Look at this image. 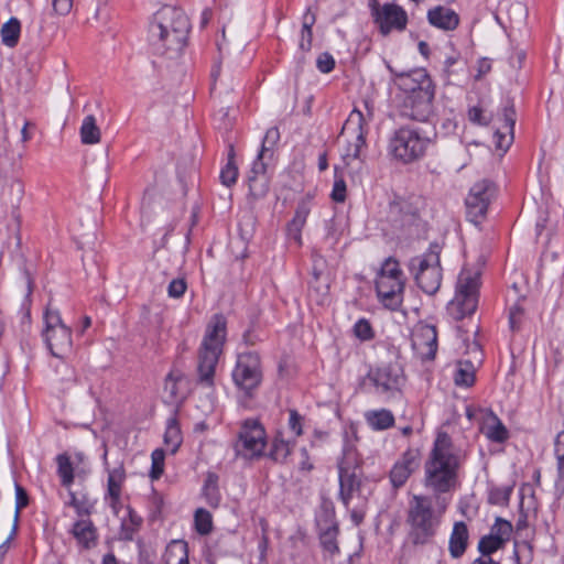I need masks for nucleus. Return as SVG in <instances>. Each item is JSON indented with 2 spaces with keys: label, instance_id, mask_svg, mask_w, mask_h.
<instances>
[{
  "label": "nucleus",
  "instance_id": "obj_42",
  "mask_svg": "<svg viewBox=\"0 0 564 564\" xmlns=\"http://www.w3.org/2000/svg\"><path fill=\"white\" fill-rule=\"evenodd\" d=\"M468 120L477 126H488L491 122V113H487L481 104H477L468 108Z\"/></svg>",
  "mask_w": 564,
  "mask_h": 564
},
{
  "label": "nucleus",
  "instance_id": "obj_21",
  "mask_svg": "<svg viewBox=\"0 0 564 564\" xmlns=\"http://www.w3.org/2000/svg\"><path fill=\"white\" fill-rule=\"evenodd\" d=\"M269 155H261V152L258 153L257 158L252 162L251 169L247 176L249 195L253 199H259L264 197L269 192V177L267 175V162L271 161Z\"/></svg>",
  "mask_w": 564,
  "mask_h": 564
},
{
  "label": "nucleus",
  "instance_id": "obj_48",
  "mask_svg": "<svg viewBox=\"0 0 564 564\" xmlns=\"http://www.w3.org/2000/svg\"><path fill=\"white\" fill-rule=\"evenodd\" d=\"M524 316V308L517 302L509 308V327L512 332H519Z\"/></svg>",
  "mask_w": 564,
  "mask_h": 564
},
{
  "label": "nucleus",
  "instance_id": "obj_1",
  "mask_svg": "<svg viewBox=\"0 0 564 564\" xmlns=\"http://www.w3.org/2000/svg\"><path fill=\"white\" fill-rule=\"evenodd\" d=\"M191 22L183 9L163 6L149 24L148 41L156 55L180 54L187 44Z\"/></svg>",
  "mask_w": 564,
  "mask_h": 564
},
{
  "label": "nucleus",
  "instance_id": "obj_10",
  "mask_svg": "<svg viewBox=\"0 0 564 564\" xmlns=\"http://www.w3.org/2000/svg\"><path fill=\"white\" fill-rule=\"evenodd\" d=\"M496 196V186L491 181L481 180L475 183L465 198L466 218L474 225H480L488 207Z\"/></svg>",
  "mask_w": 564,
  "mask_h": 564
},
{
  "label": "nucleus",
  "instance_id": "obj_54",
  "mask_svg": "<svg viewBox=\"0 0 564 564\" xmlns=\"http://www.w3.org/2000/svg\"><path fill=\"white\" fill-rule=\"evenodd\" d=\"M336 66L335 58L328 52H323L317 56L316 67L323 74H328L334 70Z\"/></svg>",
  "mask_w": 564,
  "mask_h": 564
},
{
  "label": "nucleus",
  "instance_id": "obj_30",
  "mask_svg": "<svg viewBox=\"0 0 564 564\" xmlns=\"http://www.w3.org/2000/svg\"><path fill=\"white\" fill-rule=\"evenodd\" d=\"M365 419L368 425L376 431L387 430L394 424L393 414L386 409L367 411Z\"/></svg>",
  "mask_w": 564,
  "mask_h": 564
},
{
  "label": "nucleus",
  "instance_id": "obj_37",
  "mask_svg": "<svg viewBox=\"0 0 564 564\" xmlns=\"http://www.w3.org/2000/svg\"><path fill=\"white\" fill-rule=\"evenodd\" d=\"M73 534L85 547H89L96 540V529L89 520L77 521L74 524Z\"/></svg>",
  "mask_w": 564,
  "mask_h": 564
},
{
  "label": "nucleus",
  "instance_id": "obj_40",
  "mask_svg": "<svg viewBox=\"0 0 564 564\" xmlns=\"http://www.w3.org/2000/svg\"><path fill=\"white\" fill-rule=\"evenodd\" d=\"M14 488H15V511H14L13 527H12V531L10 533V539H13L17 534L21 510L29 505V496H28V492L25 491V489L17 482H15Z\"/></svg>",
  "mask_w": 564,
  "mask_h": 564
},
{
  "label": "nucleus",
  "instance_id": "obj_32",
  "mask_svg": "<svg viewBox=\"0 0 564 564\" xmlns=\"http://www.w3.org/2000/svg\"><path fill=\"white\" fill-rule=\"evenodd\" d=\"M163 441L167 449L171 452V454H175L180 448L183 442V437L178 422L175 417H171L167 420Z\"/></svg>",
  "mask_w": 564,
  "mask_h": 564
},
{
  "label": "nucleus",
  "instance_id": "obj_46",
  "mask_svg": "<svg viewBox=\"0 0 564 564\" xmlns=\"http://www.w3.org/2000/svg\"><path fill=\"white\" fill-rule=\"evenodd\" d=\"M195 528L198 533L200 534H208L213 529V521H212V514L203 509L199 508L195 512Z\"/></svg>",
  "mask_w": 564,
  "mask_h": 564
},
{
  "label": "nucleus",
  "instance_id": "obj_24",
  "mask_svg": "<svg viewBox=\"0 0 564 564\" xmlns=\"http://www.w3.org/2000/svg\"><path fill=\"white\" fill-rule=\"evenodd\" d=\"M42 337L52 356L64 358L73 348L72 329L68 326L58 327L47 333H42Z\"/></svg>",
  "mask_w": 564,
  "mask_h": 564
},
{
  "label": "nucleus",
  "instance_id": "obj_39",
  "mask_svg": "<svg viewBox=\"0 0 564 564\" xmlns=\"http://www.w3.org/2000/svg\"><path fill=\"white\" fill-rule=\"evenodd\" d=\"M280 138L281 134L278 127L269 128L262 139L261 149L259 151L261 155H269V159H273Z\"/></svg>",
  "mask_w": 564,
  "mask_h": 564
},
{
  "label": "nucleus",
  "instance_id": "obj_52",
  "mask_svg": "<svg viewBox=\"0 0 564 564\" xmlns=\"http://www.w3.org/2000/svg\"><path fill=\"white\" fill-rule=\"evenodd\" d=\"M337 529L330 528L322 533L321 535V543L325 551L329 552L330 554H335L338 551L337 542Z\"/></svg>",
  "mask_w": 564,
  "mask_h": 564
},
{
  "label": "nucleus",
  "instance_id": "obj_7",
  "mask_svg": "<svg viewBox=\"0 0 564 564\" xmlns=\"http://www.w3.org/2000/svg\"><path fill=\"white\" fill-rule=\"evenodd\" d=\"M480 273L463 269L458 275L455 297L451 311L455 319L460 321L473 315L479 301Z\"/></svg>",
  "mask_w": 564,
  "mask_h": 564
},
{
  "label": "nucleus",
  "instance_id": "obj_35",
  "mask_svg": "<svg viewBox=\"0 0 564 564\" xmlns=\"http://www.w3.org/2000/svg\"><path fill=\"white\" fill-rule=\"evenodd\" d=\"M235 149L234 145H229L228 158L226 165L221 169L219 178L223 185L231 187L236 184L238 178V167L235 162Z\"/></svg>",
  "mask_w": 564,
  "mask_h": 564
},
{
  "label": "nucleus",
  "instance_id": "obj_44",
  "mask_svg": "<svg viewBox=\"0 0 564 564\" xmlns=\"http://www.w3.org/2000/svg\"><path fill=\"white\" fill-rule=\"evenodd\" d=\"M58 475L64 486H69L74 480L73 466L69 457L65 454L57 456Z\"/></svg>",
  "mask_w": 564,
  "mask_h": 564
},
{
  "label": "nucleus",
  "instance_id": "obj_29",
  "mask_svg": "<svg viewBox=\"0 0 564 564\" xmlns=\"http://www.w3.org/2000/svg\"><path fill=\"white\" fill-rule=\"evenodd\" d=\"M468 530L464 522H456L449 539V552L454 558L460 557L467 546Z\"/></svg>",
  "mask_w": 564,
  "mask_h": 564
},
{
  "label": "nucleus",
  "instance_id": "obj_61",
  "mask_svg": "<svg viewBox=\"0 0 564 564\" xmlns=\"http://www.w3.org/2000/svg\"><path fill=\"white\" fill-rule=\"evenodd\" d=\"M459 61V54L447 56L444 61V77L446 79H449L453 74L456 73V70L453 68L454 65H456Z\"/></svg>",
  "mask_w": 564,
  "mask_h": 564
},
{
  "label": "nucleus",
  "instance_id": "obj_56",
  "mask_svg": "<svg viewBox=\"0 0 564 564\" xmlns=\"http://www.w3.org/2000/svg\"><path fill=\"white\" fill-rule=\"evenodd\" d=\"M555 454L558 462V474L564 479V431L557 434L555 441Z\"/></svg>",
  "mask_w": 564,
  "mask_h": 564
},
{
  "label": "nucleus",
  "instance_id": "obj_14",
  "mask_svg": "<svg viewBox=\"0 0 564 564\" xmlns=\"http://www.w3.org/2000/svg\"><path fill=\"white\" fill-rule=\"evenodd\" d=\"M406 378L400 362H389L371 368L362 379L361 388H400L405 384Z\"/></svg>",
  "mask_w": 564,
  "mask_h": 564
},
{
  "label": "nucleus",
  "instance_id": "obj_23",
  "mask_svg": "<svg viewBox=\"0 0 564 564\" xmlns=\"http://www.w3.org/2000/svg\"><path fill=\"white\" fill-rule=\"evenodd\" d=\"M420 467V453L417 449H408L395 462L390 470L389 478L393 488L399 489L405 485L409 477Z\"/></svg>",
  "mask_w": 564,
  "mask_h": 564
},
{
  "label": "nucleus",
  "instance_id": "obj_31",
  "mask_svg": "<svg viewBox=\"0 0 564 564\" xmlns=\"http://www.w3.org/2000/svg\"><path fill=\"white\" fill-rule=\"evenodd\" d=\"M20 34L21 23L17 18H10L9 21H7L0 30L2 44L10 48H13L18 45Z\"/></svg>",
  "mask_w": 564,
  "mask_h": 564
},
{
  "label": "nucleus",
  "instance_id": "obj_41",
  "mask_svg": "<svg viewBox=\"0 0 564 564\" xmlns=\"http://www.w3.org/2000/svg\"><path fill=\"white\" fill-rule=\"evenodd\" d=\"M354 336L360 341H370L375 339L376 332L369 319L361 317L352 326Z\"/></svg>",
  "mask_w": 564,
  "mask_h": 564
},
{
  "label": "nucleus",
  "instance_id": "obj_15",
  "mask_svg": "<svg viewBox=\"0 0 564 564\" xmlns=\"http://www.w3.org/2000/svg\"><path fill=\"white\" fill-rule=\"evenodd\" d=\"M264 430L256 420H246L235 445L237 455L245 458L260 456L264 448Z\"/></svg>",
  "mask_w": 564,
  "mask_h": 564
},
{
  "label": "nucleus",
  "instance_id": "obj_2",
  "mask_svg": "<svg viewBox=\"0 0 564 564\" xmlns=\"http://www.w3.org/2000/svg\"><path fill=\"white\" fill-rule=\"evenodd\" d=\"M459 467L460 457L455 452L449 435L440 431L424 465L425 487L435 495L453 490L457 485Z\"/></svg>",
  "mask_w": 564,
  "mask_h": 564
},
{
  "label": "nucleus",
  "instance_id": "obj_59",
  "mask_svg": "<svg viewBox=\"0 0 564 564\" xmlns=\"http://www.w3.org/2000/svg\"><path fill=\"white\" fill-rule=\"evenodd\" d=\"M279 375L281 378H290L294 373L292 360L289 357H282L278 365Z\"/></svg>",
  "mask_w": 564,
  "mask_h": 564
},
{
  "label": "nucleus",
  "instance_id": "obj_12",
  "mask_svg": "<svg viewBox=\"0 0 564 564\" xmlns=\"http://www.w3.org/2000/svg\"><path fill=\"white\" fill-rule=\"evenodd\" d=\"M263 372L260 355L256 351L238 354L232 379L238 388H258Z\"/></svg>",
  "mask_w": 564,
  "mask_h": 564
},
{
  "label": "nucleus",
  "instance_id": "obj_43",
  "mask_svg": "<svg viewBox=\"0 0 564 564\" xmlns=\"http://www.w3.org/2000/svg\"><path fill=\"white\" fill-rule=\"evenodd\" d=\"M501 539L496 535H485L478 543V550L481 553V557H490V554L502 547Z\"/></svg>",
  "mask_w": 564,
  "mask_h": 564
},
{
  "label": "nucleus",
  "instance_id": "obj_13",
  "mask_svg": "<svg viewBox=\"0 0 564 564\" xmlns=\"http://www.w3.org/2000/svg\"><path fill=\"white\" fill-rule=\"evenodd\" d=\"M434 97L435 86L430 88H421L415 93L405 95L400 105L401 116L415 121H427L429 118L433 115Z\"/></svg>",
  "mask_w": 564,
  "mask_h": 564
},
{
  "label": "nucleus",
  "instance_id": "obj_64",
  "mask_svg": "<svg viewBox=\"0 0 564 564\" xmlns=\"http://www.w3.org/2000/svg\"><path fill=\"white\" fill-rule=\"evenodd\" d=\"M70 505L76 508L77 512L79 514H89L90 511H91V506L90 505H86L84 502H80L76 497L75 495L72 494V501H70Z\"/></svg>",
  "mask_w": 564,
  "mask_h": 564
},
{
  "label": "nucleus",
  "instance_id": "obj_28",
  "mask_svg": "<svg viewBox=\"0 0 564 564\" xmlns=\"http://www.w3.org/2000/svg\"><path fill=\"white\" fill-rule=\"evenodd\" d=\"M340 497L346 506H348L352 494L359 489L360 479L356 471H349L348 468L339 466Z\"/></svg>",
  "mask_w": 564,
  "mask_h": 564
},
{
  "label": "nucleus",
  "instance_id": "obj_57",
  "mask_svg": "<svg viewBox=\"0 0 564 564\" xmlns=\"http://www.w3.org/2000/svg\"><path fill=\"white\" fill-rule=\"evenodd\" d=\"M525 59L527 52L522 48H514L509 56V63L516 69H521Z\"/></svg>",
  "mask_w": 564,
  "mask_h": 564
},
{
  "label": "nucleus",
  "instance_id": "obj_33",
  "mask_svg": "<svg viewBox=\"0 0 564 564\" xmlns=\"http://www.w3.org/2000/svg\"><path fill=\"white\" fill-rule=\"evenodd\" d=\"M316 22V17L307 10L303 15V24L301 29V36L299 41V48L306 53L310 52L313 44V25Z\"/></svg>",
  "mask_w": 564,
  "mask_h": 564
},
{
  "label": "nucleus",
  "instance_id": "obj_5",
  "mask_svg": "<svg viewBox=\"0 0 564 564\" xmlns=\"http://www.w3.org/2000/svg\"><path fill=\"white\" fill-rule=\"evenodd\" d=\"M434 128L406 124L398 128L389 140V154L402 164H412L423 159L434 144Z\"/></svg>",
  "mask_w": 564,
  "mask_h": 564
},
{
  "label": "nucleus",
  "instance_id": "obj_18",
  "mask_svg": "<svg viewBox=\"0 0 564 564\" xmlns=\"http://www.w3.org/2000/svg\"><path fill=\"white\" fill-rule=\"evenodd\" d=\"M387 68L392 76L394 85L405 95L415 93L421 88L434 87V83L425 68H414L408 72H399L389 63Z\"/></svg>",
  "mask_w": 564,
  "mask_h": 564
},
{
  "label": "nucleus",
  "instance_id": "obj_27",
  "mask_svg": "<svg viewBox=\"0 0 564 564\" xmlns=\"http://www.w3.org/2000/svg\"><path fill=\"white\" fill-rule=\"evenodd\" d=\"M482 432L491 442L496 443H503L509 437L507 427L492 412L486 414Z\"/></svg>",
  "mask_w": 564,
  "mask_h": 564
},
{
  "label": "nucleus",
  "instance_id": "obj_62",
  "mask_svg": "<svg viewBox=\"0 0 564 564\" xmlns=\"http://www.w3.org/2000/svg\"><path fill=\"white\" fill-rule=\"evenodd\" d=\"M301 421H302V416L297 413V411L296 410H290L289 425H290V429L297 436H300L302 434Z\"/></svg>",
  "mask_w": 564,
  "mask_h": 564
},
{
  "label": "nucleus",
  "instance_id": "obj_49",
  "mask_svg": "<svg viewBox=\"0 0 564 564\" xmlns=\"http://www.w3.org/2000/svg\"><path fill=\"white\" fill-rule=\"evenodd\" d=\"M330 198L335 203H344L347 198V185L343 176L335 175Z\"/></svg>",
  "mask_w": 564,
  "mask_h": 564
},
{
  "label": "nucleus",
  "instance_id": "obj_51",
  "mask_svg": "<svg viewBox=\"0 0 564 564\" xmlns=\"http://www.w3.org/2000/svg\"><path fill=\"white\" fill-rule=\"evenodd\" d=\"M378 274L383 275V276H389V278L404 279L403 272L400 268L399 262L393 258H388L383 262V264L380 269V272Z\"/></svg>",
  "mask_w": 564,
  "mask_h": 564
},
{
  "label": "nucleus",
  "instance_id": "obj_34",
  "mask_svg": "<svg viewBox=\"0 0 564 564\" xmlns=\"http://www.w3.org/2000/svg\"><path fill=\"white\" fill-rule=\"evenodd\" d=\"M80 139L84 144H96L100 141V129L96 123V118L88 115L84 118L80 127Z\"/></svg>",
  "mask_w": 564,
  "mask_h": 564
},
{
  "label": "nucleus",
  "instance_id": "obj_38",
  "mask_svg": "<svg viewBox=\"0 0 564 564\" xmlns=\"http://www.w3.org/2000/svg\"><path fill=\"white\" fill-rule=\"evenodd\" d=\"M126 478L122 465L108 471V494L113 502H117L121 494V485Z\"/></svg>",
  "mask_w": 564,
  "mask_h": 564
},
{
  "label": "nucleus",
  "instance_id": "obj_17",
  "mask_svg": "<svg viewBox=\"0 0 564 564\" xmlns=\"http://www.w3.org/2000/svg\"><path fill=\"white\" fill-rule=\"evenodd\" d=\"M471 355V358H462L454 365L453 380L457 387L471 388L477 382V371L482 365V351L478 344H474Z\"/></svg>",
  "mask_w": 564,
  "mask_h": 564
},
{
  "label": "nucleus",
  "instance_id": "obj_8",
  "mask_svg": "<svg viewBox=\"0 0 564 564\" xmlns=\"http://www.w3.org/2000/svg\"><path fill=\"white\" fill-rule=\"evenodd\" d=\"M440 251V246L432 243L423 256L411 260V268L416 269V284L426 294L436 293L442 283Z\"/></svg>",
  "mask_w": 564,
  "mask_h": 564
},
{
  "label": "nucleus",
  "instance_id": "obj_20",
  "mask_svg": "<svg viewBox=\"0 0 564 564\" xmlns=\"http://www.w3.org/2000/svg\"><path fill=\"white\" fill-rule=\"evenodd\" d=\"M315 195L306 193L297 203L294 216L286 224V235L289 240L293 241L297 247L303 245L302 230L306 225V220L314 206Z\"/></svg>",
  "mask_w": 564,
  "mask_h": 564
},
{
  "label": "nucleus",
  "instance_id": "obj_63",
  "mask_svg": "<svg viewBox=\"0 0 564 564\" xmlns=\"http://www.w3.org/2000/svg\"><path fill=\"white\" fill-rule=\"evenodd\" d=\"M23 275H24L25 283H26L25 302H28L30 304L31 303V295H32L33 290H34V279H33L32 274L29 272L28 269L23 270Z\"/></svg>",
  "mask_w": 564,
  "mask_h": 564
},
{
  "label": "nucleus",
  "instance_id": "obj_11",
  "mask_svg": "<svg viewBox=\"0 0 564 564\" xmlns=\"http://www.w3.org/2000/svg\"><path fill=\"white\" fill-rule=\"evenodd\" d=\"M369 7L373 21L383 36L389 35L392 31L403 32L406 29L408 13L401 6L384 3L380 7L377 0H370Z\"/></svg>",
  "mask_w": 564,
  "mask_h": 564
},
{
  "label": "nucleus",
  "instance_id": "obj_22",
  "mask_svg": "<svg viewBox=\"0 0 564 564\" xmlns=\"http://www.w3.org/2000/svg\"><path fill=\"white\" fill-rule=\"evenodd\" d=\"M501 126L496 130L494 138L496 147L500 150H507L512 140L517 120V112L513 99L507 98L501 108Z\"/></svg>",
  "mask_w": 564,
  "mask_h": 564
},
{
  "label": "nucleus",
  "instance_id": "obj_60",
  "mask_svg": "<svg viewBox=\"0 0 564 564\" xmlns=\"http://www.w3.org/2000/svg\"><path fill=\"white\" fill-rule=\"evenodd\" d=\"M54 11L59 15H66L73 8V0H52Z\"/></svg>",
  "mask_w": 564,
  "mask_h": 564
},
{
  "label": "nucleus",
  "instance_id": "obj_55",
  "mask_svg": "<svg viewBox=\"0 0 564 564\" xmlns=\"http://www.w3.org/2000/svg\"><path fill=\"white\" fill-rule=\"evenodd\" d=\"M186 289H187V283L185 281V279H183V278L173 279L169 283L167 294L170 297L180 299L184 295Z\"/></svg>",
  "mask_w": 564,
  "mask_h": 564
},
{
  "label": "nucleus",
  "instance_id": "obj_19",
  "mask_svg": "<svg viewBox=\"0 0 564 564\" xmlns=\"http://www.w3.org/2000/svg\"><path fill=\"white\" fill-rule=\"evenodd\" d=\"M376 291L382 304L395 311L402 304L404 291V279L389 278L378 274L376 279Z\"/></svg>",
  "mask_w": 564,
  "mask_h": 564
},
{
  "label": "nucleus",
  "instance_id": "obj_50",
  "mask_svg": "<svg viewBox=\"0 0 564 564\" xmlns=\"http://www.w3.org/2000/svg\"><path fill=\"white\" fill-rule=\"evenodd\" d=\"M511 532H512L511 523L501 518H497L496 523L491 528L490 534L500 538L501 543L505 544V542L508 540Z\"/></svg>",
  "mask_w": 564,
  "mask_h": 564
},
{
  "label": "nucleus",
  "instance_id": "obj_25",
  "mask_svg": "<svg viewBox=\"0 0 564 564\" xmlns=\"http://www.w3.org/2000/svg\"><path fill=\"white\" fill-rule=\"evenodd\" d=\"M426 19L432 26L445 32L456 30L460 22L458 13L444 6H436L429 9Z\"/></svg>",
  "mask_w": 564,
  "mask_h": 564
},
{
  "label": "nucleus",
  "instance_id": "obj_4",
  "mask_svg": "<svg viewBox=\"0 0 564 564\" xmlns=\"http://www.w3.org/2000/svg\"><path fill=\"white\" fill-rule=\"evenodd\" d=\"M427 205V198L422 195L395 196L388 204L387 220L402 236L421 238L430 228L425 219Z\"/></svg>",
  "mask_w": 564,
  "mask_h": 564
},
{
  "label": "nucleus",
  "instance_id": "obj_58",
  "mask_svg": "<svg viewBox=\"0 0 564 564\" xmlns=\"http://www.w3.org/2000/svg\"><path fill=\"white\" fill-rule=\"evenodd\" d=\"M492 69L491 59L487 57H481L477 62L475 80L482 79L487 74H489Z\"/></svg>",
  "mask_w": 564,
  "mask_h": 564
},
{
  "label": "nucleus",
  "instance_id": "obj_9",
  "mask_svg": "<svg viewBox=\"0 0 564 564\" xmlns=\"http://www.w3.org/2000/svg\"><path fill=\"white\" fill-rule=\"evenodd\" d=\"M364 104L368 111L367 117L362 111L354 108L341 130V133L344 131H351L354 134V140L348 142L344 154V160L347 161V163H349V161L360 159L362 149L367 147L366 138L369 133V122L371 121L373 113L369 102L366 100Z\"/></svg>",
  "mask_w": 564,
  "mask_h": 564
},
{
  "label": "nucleus",
  "instance_id": "obj_45",
  "mask_svg": "<svg viewBox=\"0 0 564 564\" xmlns=\"http://www.w3.org/2000/svg\"><path fill=\"white\" fill-rule=\"evenodd\" d=\"M43 321L45 326L42 333H47L55 328L66 326L63 323L58 310H52L50 305H47L46 310L44 311Z\"/></svg>",
  "mask_w": 564,
  "mask_h": 564
},
{
  "label": "nucleus",
  "instance_id": "obj_53",
  "mask_svg": "<svg viewBox=\"0 0 564 564\" xmlns=\"http://www.w3.org/2000/svg\"><path fill=\"white\" fill-rule=\"evenodd\" d=\"M290 454V446L283 440H274L271 446L270 456L275 462L284 460Z\"/></svg>",
  "mask_w": 564,
  "mask_h": 564
},
{
  "label": "nucleus",
  "instance_id": "obj_47",
  "mask_svg": "<svg viewBox=\"0 0 564 564\" xmlns=\"http://www.w3.org/2000/svg\"><path fill=\"white\" fill-rule=\"evenodd\" d=\"M164 459H165V452L162 448H156L152 452L151 460H152V467L150 471L151 479L155 480L159 479L163 471H164Z\"/></svg>",
  "mask_w": 564,
  "mask_h": 564
},
{
  "label": "nucleus",
  "instance_id": "obj_26",
  "mask_svg": "<svg viewBox=\"0 0 564 564\" xmlns=\"http://www.w3.org/2000/svg\"><path fill=\"white\" fill-rule=\"evenodd\" d=\"M3 196L6 197L7 204L12 208L11 216L17 221H20L21 215L19 208L24 196V184L22 181L18 178L10 180L3 189Z\"/></svg>",
  "mask_w": 564,
  "mask_h": 564
},
{
  "label": "nucleus",
  "instance_id": "obj_36",
  "mask_svg": "<svg viewBox=\"0 0 564 564\" xmlns=\"http://www.w3.org/2000/svg\"><path fill=\"white\" fill-rule=\"evenodd\" d=\"M164 564H188L187 544L184 542H172L166 547Z\"/></svg>",
  "mask_w": 564,
  "mask_h": 564
},
{
  "label": "nucleus",
  "instance_id": "obj_6",
  "mask_svg": "<svg viewBox=\"0 0 564 564\" xmlns=\"http://www.w3.org/2000/svg\"><path fill=\"white\" fill-rule=\"evenodd\" d=\"M443 508H434L431 497L413 495L408 503L406 524L413 544H426L434 538L443 514Z\"/></svg>",
  "mask_w": 564,
  "mask_h": 564
},
{
  "label": "nucleus",
  "instance_id": "obj_16",
  "mask_svg": "<svg viewBox=\"0 0 564 564\" xmlns=\"http://www.w3.org/2000/svg\"><path fill=\"white\" fill-rule=\"evenodd\" d=\"M412 348L422 361L434 360L437 352L436 326L417 323L411 336Z\"/></svg>",
  "mask_w": 564,
  "mask_h": 564
},
{
  "label": "nucleus",
  "instance_id": "obj_3",
  "mask_svg": "<svg viewBox=\"0 0 564 564\" xmlns=\"http://www.w3.org/2000/svg\"><path fill=\"white\" fill-rule=\"evenodd\" d=\"M227 341V318L214 314L206 325L197 349V382L205 387L215 386L216 367Z\"/></svg>",
  "mask_w": 564,
  "mask_h": 564
}]
</instances>
